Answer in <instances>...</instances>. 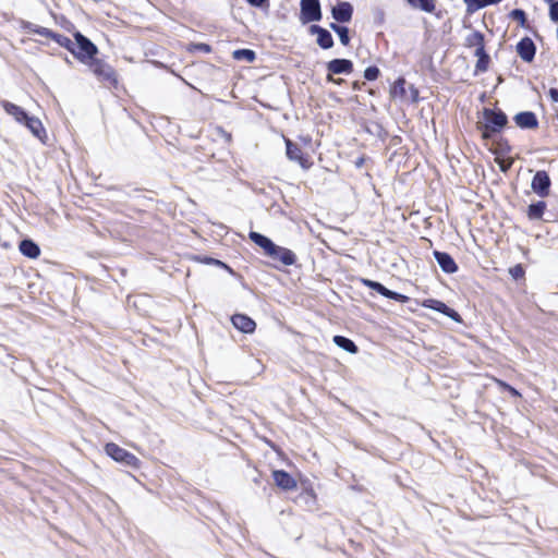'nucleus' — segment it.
Instances as JSON below:
<instances>
[{
	"mask_svg": "<svg viewBox=\"0 0 558 558\" xmlns=\"http://www.w3.org/2000/svg\"><path fill=\"white\" fill-rule=\"evenodd\" d=\"M509 16L519 23L521 27L527 26L526 14L522 9H514L510 12Z\"/></svg>",
	"mask_w": 558,
	"mask_h": 558,
	"instance_id": "31",
	"label": "nucleus"
},
{
	"mask_svg": "<svg viewBox=\"0 0 558 558\" xmlns=\"http://www.w3.org/2000/svg\"><path fill=\"white\" fill-rule=\"evenodd\" d=\"M286 154L289 160L300 165L304 170H308L313 165L311 156L305 153L300 145L291 141L289 137H284Z\"/></svg>",
	"mask_w": 558,
	"mask_h": 558,
	"instance_id": "5",
	"label": "nucleus"
},
{
	"mask_svg": "<svg viewBox=\"0 0 558 558\" xmlns=\"http://www.w3.org/2000/svg\"><path fill=\"white\" fill-rule=\"evenodd\" d=\"M322 17L319 0H300V20L303 24L318 22Z\"/></svg>",
	"mask_w": 558,
	"mask_h": 558,
	"instance_id": "6",
	"label": "nucleus"
},
{
	"mask_svg": "<svg viewBox=\"0 0 558 558\" xmlns=\"http://www.w3.org/2000/svg\"><path fill=\"white\" fill-rule=\"evenodd\" d=\"M302 494L306 495L308 498H311L314 502L317 501V494L313 487V484L310 480H302Z\"/></svg>",
	"mask_w": 558,
	"mask_h": 558,
	"instance_id": "30",
	"label": "nucleus"
},
{
	"mask_svg": "<svg viewBox=\"0 0 558 558\" xmlns=\"http://www.w3.org/2000/svg\"><path fill=\"white\" fill-rule=\"evenodd\" d=\"M391 98H403L405 96V78H397L390 87Z\"/></svg>",
	"mask_w": 558,
	"mask_h": 558,
	"instance_id": "26",
	"label": "nucleus"
},
{
	"mask_svg": "<svg viewBox=\"0 0 558 558\" xmlns=\"http://www.w3.org/2000/svg\"><path fill=\"white\" fill-rule=\"evenodd\" d=\"M548 96L553 102H558V89L557 88H550L548 90Z\"/></svg>",
	"mask_w": 558,
	"mask_h": 558,
	"instance_id": "38",
	"label": "nucleus"
},
{
	"mask_svg": "<svg viewBox=\"0 0 558 558\" xmlns=\"http://www.w3.org/2000/svg\"><path fill=\"white\" fill-rule=\"evenodd\" d=\"M484 123H477L483 140H489L495 133H500L508 124V118L500 109L484 108Z\"/></svg>",
	"mask_w": 558,
	"mask_h": 558,
	"instance_id": "3",
	"label": "nucleus"
},
{
	"mask_svg": "<svg viewBox=\"0 0 558 558\" xmlns=\"http://www.w3.org/2000/svg\"><path fill=\"white\" fill-rule=\"evenodd\" d=\"M231 323L241 332L252 333L256 329V323L245 314H234L231 317Z\"/></svg>",
	"mask_w": 558,
	"mask_h": 558,
	"instance_id": "14",
	"label": "nucleus"
},
{
	"mask_svg": "<svg viewBox=\"0 0 558 558\" xmlns=\"http://www.w3.org/2000/svg\"><path fill=\"white\" fill-rule=\"evenodd\" d=\"M425 308H430L436 312H439L450 318H452L456 322H460V315L458 312H456L453 308H450L447 304H445L442 301L436 300V299H426L423 300L420 303Z\"/></svg>",
	"mask_w": 558,
	"mask_h": 558,
	"instance_id": "10",
	"label": "nucleus"
},
{
	"mask_svg": "<svg viewBox=\"0 0 558 558\" xmlns=\"http://www.w3.org/2000/svg\"><path fill=\"white\" fill-rule=\"evenodd\" d=\"M499 166H500L501 171L506 172V171L511 167V162H508V163L506 165V163H505V161H501V162L499 163Z\"/></svg>",
	"mask_w": 558,
	"mask_h": 558,
	"instance_id": "40",
	"label": "nucleus"
},
{
	"mask_svg": "<svg viewBox=\"0 0 558 558\" xmlns=\"http://www.w3.org/2000/svg\"><path fill=\"white\" fill-rule=\"evenodd\" d=\"M215 132L220 138L225 141V143L230 144L232 142V134L226 131L223 128L216 126Z\"/></svg>",
	"mask_w": 558,
	"mask_h": 558,
	"instance_id": "34",
	"label": "nucleus"
},
{
	"mask_svg": "<svg viewBox=\"0 0 558 558\" xmlns=\"http://www.w3.org/2000/svg\"><path fill=\"white\" fill-rule=\"evenodd\" d=\"M465 47L468 48H475V51H483L485 50V37L484 34L474 31L471 34H469L465 38Z\"/></svg>",
	"mask_w": 558,
	"mask_h": 558,
	"instance_id": "21",
	"label": "nucleus"
},
{
	"mask_svg": "<svg viewBox=\"0 0 558 558\" xmlns=\"http://www.w3.org/2000/svg\"><path fill=\"white\" fill-rule=\"evenodd\" d=\"M24 29L31 34H37L57 43L60 47L66 49L80 62L88 65L96 78L108 88H117L119 85V75L117 70L104 59L96 58L98 54L97 46L81 32H75L73 43L69 37L56 33L47 27H43L31 22L24 24Z\"/></svg>",
	"mask_w": 558,
	"mask_h": 558,
	"instance_id": "1",
	"label": "nucleus"
},
{
	"mask_svg": "<svg viewBox=\"0 0 558 558\" xmlns=\"http://www.w3.org/2000/svg\"><path fill=\"white\" fill-rule=\"evenodd\" d=\"M250 240L263 248L264 254L283 266H291L296 262V255L289 248L276 245L269 238L256 232L248 233Z\"/></svg>",
	"mask_w": 558,
	"mask_h": 558,
	"instance_id": "2",
	"label": "nucleus"
},
{
	"mask_svg": "<svg viewBox=\"0 0 558 558\" xmlns=\"http://www.w3.org/2000/svg\"><path fill=\"white\" fill-rule=\"evenodd\" d=\"M550 184L548 173L545 170H538L532 179L531 187L538 196L546 197L549 195Z\"/></svg>",
	"mask_w": 558,
	"mask_h": 558,
	"instance_id": "8",
	"label": "nucleus"
},
{
	"mask_svg": "<svg viewBox=\"0 0 558 558\" xmlns=\"http://www.w3.org/2000/svg\"><path fill=\"white\" fill-rule=\"evenodd\" d=\"M509 274L514 280H521L525 277V269L522 264H517L509 268Z\"/></svg>",
	"mask_w": 558,
	"mask_h": 558,
	"instance_id": "32",
	"label": "nucleus"
},
{
	"mask_svg": "<svg viewBox=\"0 0 558 558\" xmlns=\"http://www.w3.org/2000/svg\"><path fill=\"white\" fill-rule=\"evenodd\" d=\"M19 250L22 255L32 259H36L40 255L39 246L29 239L22 240L19 244Z\"/></svg>",
	"mask_w": 558,
	"mask_h": 558,
	"instance_id": "20",
	"label": "nucleus"
},
{
	"mask_svg": "<svg viewBox=\"0 0 558 558\" xmlns=\"http://www.w3.org/2000/svg\"><path fill=\"white\" fill-rule=\"evenodd\" d=\"M517 52L523 61L532 62L536 52L535 44L530 37H523L517 44Z\"/></svg>",
	"mask_w": 558,
	"mask_h": 558,
	"instance_id": "12",
	"label": "nucleus"
},
{
	"mask_svg": "<svg viewBox=\"0 0 558 558\" xmlns=\"http://www.w3.org/2000/svg\"><path fill=\"white\" fill-rule=\"evenodd\" d=\"M105 452L116 462L122 463L132 469H140L141 460L132 452L120 447L116 442H107L105 445Z\"/></svg>",
	"mask_w": 558,
	"mask_h": 558,
	"instance_id": "4",
	"label": "nucleus"
},
{
	"mask_svg": "<svg viewBox=\"0 0 558 558\" xmlns=\"http://www.w3.org/2000/svg\"><path fill=\"white\" fill-rule=\"evenodd\" d=\"M549 16L551 21L558 23V1L550 4Z\"/></svg>",
	"mask_w": 558,
	"mask_h": 558,
	"instance_id": "35",
	"label": "nucleus"
},
{
	"mask_svg": "<svg viewBox=\"0 0 558 558\" xmlns=\"http://www.w3.org/2000/svg\"><path fill=\"white\" fill-rule=\"evenodd\" d=\"M546 2H549L550 4L556 2V0H545Z\"/></svg>",
	"mask_w": 558,
	"mask_h": 558,
	"instance_id": "42",
	"label": "nucleus"
},
{
	"mask_svg": "<svg viewBox=\"0 0 558 558\" xmlns=\"http://www.w3.org/2000/svg\"><path fill=\"white\" fill-rule=\"evenodd\" d=\"M474 56L477 57V61L475 63V74L484 73L488 70L489 63H490V57L486 52V50L483 51H474Z\"/></svg>",
	"mask_w": 558,
	"mask_h": 558,
	"instance_id": "22",
	"label": "nucleus"
},
{
	"mask_svg": "<svg viewBox=\"0 0 558 558\" xmlns=\"http://www.w3.org/2000/svg\"><path fill=\"white\" fill-rule=\"evenodd\" d=\"M308 31L311 34L317 35L316 43L322 49H330L333 47V38L330 32L327 31L326 28L313 24L310 26Z\"/></svg>",
	"mask_w": 558,
	"mask_h": 558,
	"instance_id": "11",
	"label": "nucleus"
},
{
	"mask_svg": "<svg viewBox=\"0 0 558 558\" xmlns=\"http://www.w3.org/2000/svg\"><path fill=\"white\" fill-rule=\"evenodd\" d=\"M1 107L9 116L13 117V119L20 124H24L28 117L27 112L22 107L8 100H3L1 102Z\"/></svg>",
	"mask_w": 558,
	"mask_h": 558,
	"instance_id": "17",
	"label": "nucleus"
},
{
	"mask_svg": "<svg viewBox=\"0 0 558 558\" xmlns=\"http://www.w3.org/2000/svg\"><path fill=\"white\" fill-rule=\"evenodd\" d=\"M24 125L32 132V134L37 137L41 143H46L48 140V135L46 129L37 117L28 116Z\"/></svg>",
	"mask_w": 558,
	"mask_h": 558,
	"instance_id": "13",
	"label": "nucleus"
},
{
	"mask_svg": "<svg viewBox=\"0 0 558 558\" xmlns=\"http://www.w3.org/2000/svg\"><path fill=\"white\" fill-rule=\"evenodd\" d=\"M271 476L275 485L282 492H292L298 487V481L284 470H274Z\"/></svg>",
	"mask_w": 558,
	"mask_h": 558,
	"instance_id": "9",
	"label": "nucleus"
},
{
	"mask_svg": "<svg viewBox=\"0 0 558 558\" xmlns=\"http://www.w3.org/2000/svg\"><path fill=\"white\" fill-rule=\"evenodd\" d=\"M195 48L202 52L209 53L211 52V47L208 44L201 43L195 45Z\"/></svg>",
	"mask_w": 558,
	"mask_h": 558,
	"instance_id": "37",
	"label": "nucleus"
},
{
	"mask_svg": "<svg viewBox=\"0 0 558 558\" xmlns=\"http://www.w3.org/2000/svg\"><path fill=\"white\" fill-rule=\"evenodd\" d=\"M330 28L339 36V39L343 46H348L350 44L349 29L345 26L331 23Z\"/></svg>",
	"mask_w": 558,
	"mask_h": 558,
	"instance_id": "28",
	"label": "nucleus"
},
{
	"mask_svg": "<svg viewBox=\"0 0 558 558\" xmlns=\"http://www.w3.org/2000/svg\"><path fill=\"white\" fill-rule=\"evenodd\" d=\"M327 70L335 74H350L353 71V63L348 59H333L327 63Z\"/></svg>",
	"mask_w": 558,
	"mask_h": 558,
	"instance_id": "18",
	"label": "nucleus"
},
{
	"mask_svg": "<svg viewBox=\"0 0 558 558\" xmlns=\"http://www.w3.org/2000/svg\"><path fill=\"white\" fill-rule=\"evenodd\" d=\"M407 2L411 8L426 13H433L436 10L435 0H407Z\"/></svg>",
	"mask_w": 558,
	"mask_h": 558,
	"instance_id": "24",
	"label": "nucleus"
},
{
	"mask_svg": "<svg viewBox=\"0 0 558 558\" xmlns=\"http://www.w3.org/2000/svg\"><path fill=\"white\" fill-rule=\"evenodd\" d=\"M379 75H380V70L375 65L368 66L364 71V77L367 81H375L379 77Z\"/></svg>",
	"mask_w": 558,
	"mask_h": 558,
	"instance_id": "33",
	"label": "nucleus"
},
{
	"mask_svg": "<svg viewBox=\"0 0 558 558\" xmlns=\"http://www.w3.org/2000/svg\"><path fill=\"white\" fill-rule=\"evenodd\" d=\"M504 150H507V151H508V150H510V146H508V145L506 144V148H505Z\"/></svg>",
	"mask_w": 558,
	"mask_h": 558,
	"instance_id": "43",
	"label": "nucleus"
},
{
	"mask_svg": "<svg viewBox=\"0 0 558 558\" xmlns=\"http://www.w3.org/2000/svg\"><path fill=\"white\" fill-rule=\"evenodd\" d=\"M333 74H335V73H330V72H328L327 77H326V78H327V81H328V82H333V83H336V84H340L341 80H335V78H333V76H332Z\"/></svg>",
	"mask_w": 558,
	"mask_h": 558,
	"instance_id": "39",
	"label": "nucleus"
},
{
	"mask_svg": "<svg viewBox=\"0 0 558 558\" xmlns=\"http://www.w3.org/2000/svg\"><path fill=\"white\" fill-rule=\"evenodd\" d=\"M545 210H546V203L543 201H538L537 203L531 204L527 207L526 215L530 220H537V219H542Z\"/></svg>",
	"mask_w": 558,
	"mask_h": 558,
	"instance_id": "23",
	"label": "nucleus"
},
{
	"mask_svg": "<svg viewBox=\"0 0 558 558\" xmlns=\"http://www.w3.org/2000/svg\"><path fill=\"white\" fill-rule=\"evenodd\" d=\"M361 282L363 283V286L376 291L377 293H379L380 295H383L387 299H391V300H395L400 303H407L410 300V298L404 294H401V293H398V292L387 289L380 282H377V281H374L371 279H361Z\"/></svg>",
	"mask_w": 558,
	"mask_h": 558,
	"instance_id": "7",
	"label": "nucleus"
},
{
	"mask_svg": "<svg viewBox=\"0 0 558 558\" xmlns=\"http://www.w3.org/2000/svg\"><path fill=\"white\" fill-rule=\"evenodd\" d=\"M492 380L504 391L509 392L514 398H521L522 395L511 385L497 377H492Z\"/></svg>",
	"mask_w": 558,
	"mask_h": 558,
	"instance_id": "29",
	"label": "nucleus"
},
{
	"mask_svg": "<svg viewBox=\"0 0 558 558\" xmlns=\"http://www.w3.org/2000/svg\"><path fill=\"white\" fill-rule=\"evenodd\" d=\"M333 342L341 349L345 350L349 353H357L359 348L357 345L349 338H345L343 336H335Z\"/></svg>",
	"mask_w": 558,
	"mask_h": 558,
	"instance_id": "25",
	"label": "nucleus"
},
{
	"mask_svg": "<svg viewBox=\"0 0 558 558\" xmlns=\"http://www.w3.org/2000/svg\"><path fill=\"white\" fill-rule=\"evenodd\" d=\"M332 17L339 23L350 22L353 15V7L348 1L339 2L331 10Z\"/></svg>",
	"mask_w": 558,
	"mask_h": 558,
	"instance_id": "15",
	"label": "nucleus"
},
{
	"mask_svg": "<svg viewBox=\"0 0 558 558\" xmlns=\"http://www.w3.org/2000/svg\"><path fill=\"white\" fill-rule=\"evenodd\" d=\"M362 163H363V159L359 160V162H356V166H357V167H361V166H362Z\"/></svg>",
	"mask_w": 558,
	"mask_h": 558,
	"instance_id": "41",
	"label": "nucleus"
},
{
	"mask_svg": "<svg viewBox=\"0 0 558 558\" xmlns=\"http://www.w3.org/2000/svg\"><path fill=\"white\" fill-rule=\"evenodd\" d=\"M253 7L263 8L264 5H269V0H246Z\"/></svg>",
	"mask_w": 558,
	"mask_h": 558,
	"instance_id": "36",
	"label": "nucleus"
},
{
	"mask_svg": "<svg viewBox=\"0 0 558 558\" xmlns=\"http://www.w3.org/2000/svg\"><path fill=\"white\" fill-rule=\"evenodd\" d=\"M433 255L442 271L447 274H453L458 270V265L450 254L446 252L434 251Z\"/></svg>",
	"mask_w": 558,
	"mask_h": 558,
	"instance_id": "16",
	"label": "nucleus"
},
{
	"mask_svg": "<svg viewBox=\"0 0 558 558\" xmlns=\"http://www.w3.org/2000/svg\"><path fill=\"white\" fill-rule=\"evenodd\" d=\"M234 60H245L248 63H252L256 59V53L252 49H238L232 53Z\"/></svg>",
	"mask_w": 558,
	"mask_h": 558,
	"instance_id": "27",
	"label": "nucleus"
},
{
	"mask_svg": "<svg viewBox=\"0 0 558 558\" xmlns=\"http://www.w3.org/2000/svg\"><path fill=\"white\" fill-rule=\"evenodd\" d=\"M515 124L521 129H536L538 121L534 112L523 111L514 117Z\"/></svg>",
	"mask_w": 558,
	"mask_h": 558,
	"instance_id": "19",
	"label": "nucleus"
}]
</instances>
